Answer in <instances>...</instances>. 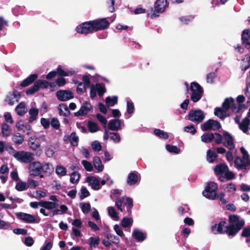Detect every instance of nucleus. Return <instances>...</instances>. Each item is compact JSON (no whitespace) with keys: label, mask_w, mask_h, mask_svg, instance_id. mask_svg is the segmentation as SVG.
<instances>
[{"label":"nucleus","mask_w":250,"mask_h":250,"mask_svg":"<svg viewBox=\"0 0 250 250\" xmlns=\"http://www.w3.org/2000/svg\"><path fill=\"white\" fill-rule=\"evenodd\" d=\"M239 218L237 215L230 214L229 216V225H226L227 222L225 220L222 221L218 224L212 226L211 230L214 234H227L229 236L233 237L245 225V220H240Z\"/></svg>","instance_id":"1"},{"label":"nucleus","mask_w":250,"mask_h":250,"mask_svg":"<svg viewBox=\"0 0 250 250\" xmlns=\"http://www.w3.org/2000/svg\"><path fill=\"white\" fill-rule=\"evenodd\" d=\"M168 6L167 0H157L155 3L154 8H151L147 13V17L151 19L157 18L159 16V13H163L165 11L166 8Z\"/></svg>","instance_id":"2"},{"label":"nucleus","mask_w":250,"mask_h":250,"mask_svg":"<svg viewBox=\"0 0 250 250\" xmlns=\"http://www.w3.org/2000/svg\"><path fill=\"white\" fill-rule=\"evenodd\" d=\"M234 102V100L232 97L226 98L222 104V107H217L215 108L214 114L220 119L224 120L227 116V112Z\"/></svg>","instance_id":"3"},{"label":"nucleus","mask_w":250,"mask_h":250,"mask_svg":"<svg viewBox=\"0 0 250 250\" xmlns=\"http://www.w3.org/2000/svg\"><path fill=\"white\" fill-rule=\"evenodd\" d=\"M218 185L214 182H208L207 184L205 189L203 191L202 194L206 198L210 200H215L219 198L217 191Z\"/></svg>","instance_id":"4"},{"label":"nucleus","mask_w":250,"mask_h":250,"mask_svg":"<svg viewBox=\"0 0 250 250\" xmlns=\"http://www.w3.org/2000/svg\"><path fill=\"white\" fill-rule=\"evenodd\" d=\"M10 149L14 151L13 156L18 161L23 163H30L34 159V155L29 152L24 151H16L12 146L9 147Z\"/></svg>","instance_id":"5"},{"label":"nucleus","mask_w":250,"mask_h":250,"mask_svg":"<svg viewBox=\"0 0 250 250\" xmlns=\"http://www.w3.org/2000/svg\"><path fill=\"white\" fill-rule=\"evenodd\" d=\"M187 119L197 124L202 122L204 120L205 116L204 112L200 109H191L187 116Z\"/></svg>","instance_id":"6"},{"label":"nucleus","mask_w":250,"mask_h":250,"mask_svg":"<svg viewBox=\"0 0 250 250\" xmlns=\"http://www.w3.org/2000/svg\"><path fill=\"white\" fill-rule=\"evenodd\" d=\"M94 32L107 29L110 25L109 22L105 18L98 19L91 21Z\"/></svg>","instance_id":"7"},{"label":"nucleus","mask_w":250,"mask_h":250,"mask_svg":"<svg viewBox=\"0 0 250 250\" xmlns=\"http://www.w3.org/2000/svg\"><path fill=\"white\" fill-rule=\"evenodd\" d=\"M76 31L78 33L84 35L94 32L91 21L83 22L78 25Z\"/></svg>","instance_id":"8"},{"label":"nucleus","mask_w":250,"mask_h":250,"mask_svg":"<svg viewBox=\"0 0 250 250\" xmlns=\"http://www.w3.org/2000/svg\"><path fill=\"white\" fill-rule=\"evenodd\" d=\"M201 129L203 131L212 130L213 131L218 130L221 128L220 123L216 120L209 119L201 125Z\"/></svg>","instance_id":"9"},{"label":"nucleus","mask_w":250,"mask_h":250,"mask_svg":"<svg viewBox=\"0 0 250 250\" xmlns=\"http://www.w3.org/2000/svg\"><path fill=\"white\" fill-rule=\"evenodd\" d=\"M42 163L40 162H33L30 163L29 165V173L31 176H39L41 178L44 177V175L42 174Z\"/></svg>","instance_id":"10"},{"label":"nucleus","mask_w":250,"mask_h":250,"mask_svg":"<svg viewBox=\"0 0 250 250\" xmlns=\"http://www.w3.org/2000/svg\"><path fill=\"white\" fill-rule=\"evenodd\" d=\"M234 165L235 168L238 170H249L248 167L250 166V159H245L240 156H236L234 161Z\"/></svg>","instance_id":"11"},{"label":"nucleus","mask_w":250,"mask_h":250,"mask_svg":"<svg viewBox=\"0 0 250 250\" xmlns=\"http://www.w3.org/2000/svg\"><path fill=\"white\" fill-rule=\"evenodd\" d=\"M16 216L23 222L26 223H38L37 221V219L35 216L33 215L24 213L22 212H19L16 213Z\"/></svg>","instance_id":"12"},{"label":"nucleus","mask_w":250,"mask_h":250,"mask_svg":"<svg viewBox=\"0 0 250 250\" xmlns=\"http://www.w3.org/2000/svg\"><path fill=\"white\" fill-rule=\"evenodd\" d=\"M56 97L59 101L64 102L73 99L74 94L68 90H59L56 93Z\"/></svg>","instance_id":"13"},{"label":"nucleus","mask_w":250,"mask_h":250,"mask_svg":"<svg viewBox=\"0 0 250 250\" xmlns=\"http://www.w3.org/2000/svg\"><path fill=\"white\" fill-rule=\"evenodd\" d=\"M241 40L242 44L250 51V29H246L243 31Z\"/></svg>","instance_id":"14"},{"label":"nucleus","mask_w":250,"mask_h":250,"mask_svg":"<svg viewBox=\"0 0 250 250\" xmlns=\"http://www.w3.org/2000/svg\"><path fill=\"white\" fill-rule=\"evenodd\" d=\"M223 139L225 142H223V145L228 147L229 150H232L235 147V145L233 143V138L232 136L228 132L225 131L223 133Z\"/></svg>","instance_id":"15"},{"label":"nucleus","mask_w":250,"mask_h":250,"mask_svg":"<svg viewBox=\"0 0 250 250\" xmlns=\"http://www.w3.org/2000/svg\"><path fill=\"white\" fill-rule=\"evenodd\" d=\"M92 109V106L91 104L85 102L82 106H81L79 111L74 113L75 116L79 117L86 115L90 110Z\"/></svg>","instance_id":"16"},{"label":"nucleus","mask_w":250,"mask_h":250,"mask_svg":"<svg viewBox=\"0 0 250 250\" xmlns=\"http://www.w3.org/2000/svg\"><path fill=\"white\" fill-rule=\"evenodd\" d=\"M86 181L90 184L92 188L95 190H98L101 188L100 182L96 177L88 176L86 178Z\"/></svg>","instance_id":"17"},{"label":"nucleus","mask_w":250,"mask_h":250,"mask_svg":"<svg viewBox=\"0 0 250 250\" xmlns=\"http://www.w3.org/2000/svg\"><path fill=\"white\" fill-rule=\"evenodd\" d=\"M122 121L120 119H111L109 121L108 128L112 131L121 129Z\"/></svg>","instance_id":"18"},{"label":"nucleus","mask_w":250,"mask_h":250,"mask_svg":"<svg viewBox=\"0 0 250 250\" xmlns=\"http://www.w3.org/2000/svg\"><path fill=\"white\" fill-rule=\"evenodd\" d=\"M42 174L45 176H50L54 171V167L52 165L49 163L42 164Z\"/></svg>","instance_id":"19"},{"label":"nucleus","mask_w":250,"mask_h":250,"mask_svg":"<svg viewBox=\"0 0 250 250\" xmlns=\"http://www.w3.org/2000/svg\"><path fill=\"white\" fill-rule=\"evenodd\" d=\"M16 128L18 130H22V132L27 135L30 134V130H31V126L28 124H23L22 120L19 121L16 124Z\"/></svg>","instance_id":"20"},{"label":"nucleus","mask_w":250,"mask_h":250,"mask_svg":"<svg viewBox=\"0 0 250 250\" xmlns=\"http://www.w3.org/2000/svg\"><path fill=\"white\" fill-rule=\"evenodd\" d=\"M38 75L37 74H31L21 83L20 86L24 87L29 85L38 78Z\"/></svg>","instance_id":"21"},{"label":"nucleus","mask_w":250,"mask_h":250,"mask_svg":"<svg viewBox=\"0 0 250 250\" xmlns=\"http://www.w3.org/2000/svg\"><path fill=\"white\" fill-rule=\"evenodd\" d=\"M250 117H246L244 118L241 122H240L239 127L244 133H247L248 131L249 126L250 125Z\"/></svg>","instance_id":"22"},{"label":"nucleus","mask_w":250,"mask_h":250,"mask_svg":"<svg viewBox=\"0 0 250 250\" xmlns=\"http://www.w3.org/2000/svg\"><path fill=\"white\" fill-rule=\"evenodd\" d=\"M139 179L138 175L136 172H131L127 177V183L128 185L132 186L136 184Z\"/></svg>","instance_id":"23"},{"label":"nucleus","mask_w":250,"mask_h":250,"mask_svg":"<svg viewBox=\"0 0 250 250\" xmlns=\"http://www.w3.org/2000/svg\"><path fill=\"white\" fill-rule=\"evenodd\" d=\"M132 236L138 242H143L146 237V233L137 229L133 230Z\"/></svg>","instance_id":"24"},{"label":"nucleus","mask_w":250,"mask_h":250,"mask_svg":"<svg viewBox=\"0 0 250 250\" xmlns=\"http://www.w3.org/2000/svg\"><path fill=\"white\" fill-rule=\"evenodd\" d=\"M229 169L228 167L226 164H220L217 165L214 168V172L216 175H221Z\"/></svg>","instance_id":"25"},{"label":"nucleus","mask_w":250,"mask_h":250,"mask_svg":"<svg viewBox=\"0 0 250 250\" xmlns=\"http://www.w3.org/2000/svg\"><path fill=\"white\" fill-rule=\"evenodd\" d=\"M59 114L65 117H68L70 115V111L67 105L64 104H61L58 107Z\"/></svg>","instance_id":"26"},{"label":"nucleus","mask_w":250,"mask_h":250,"mask_svg":"<svg viewBox=\"0 0 250 250\" xmlns=\"http://www.w3.org/2000/svg\"><path fill=\"white\" fill-rule=\"evenodd\" d=\"M201 141L205 143H210L214 139V134L212 132L203 134L201 137Z\"/></svg>","instance_id":"27"},{"label":"nucleus","mask_w":250,"mask_h":250,"mask_svg":"<svg viewBox=\"0 0 250 250\" xmlns=\"http://www.w3.org/2000/svg\"><path fill=\"white\" fill-rule=\"evenodd\" d=\"M191 93L195 91V93H204L203 87L197 82H192L189 88Z\"/></svg>","instance_id":"28"},{"label":"nucleus","mask_w":250,"mask_h":250,"mask_svg":"<svg viewBox=\"0 0 250 250\" xmlns=\"http://www.w3.org/2000/svg\"><path fill=\"white\" fill-rule=\"evenodd\" d=\"M93 164L96 169L99 172H101L103 170L104 166L102 163V161L99 157L96 156L93 159Z\"/></svg>","instance_id":"29"},{"label":"nucleus","mask_w":250,"mask_h":250,"mask_svg":"<svg viewBox=\"0 0 250 250\" xmlns=\"http://www.w3.org/2000/svg\"><path fill=\"white\" fill-rule=\"evenodd\" d=\"M29 114L30 115L28 121L29 123H32L37 119L39 114V109L36 108H31L29 111Z\"/></svg>","instance_id":"30"},{"label":"nucleus","mask_w":250,"mask_h":250,"mask_svg":"<svg viewBox=\"0 0 250 250\" xmlns=\"http://www.w3.org/2000/svg\"><path fill=\"white\" fill-rule=\"evenodd\" d=\"M29 142L30 147L32 149L36 150L40 147L39 139L38 138L34 139L31 137L29 139Z\"/></svg>","instance_id":"31"},{"label":"nucleus","mask_w":250,"mask_h":250,"mask_svg":"<svg viewBox=\"0 0 250 250\" xmlns=\"http://www.w3.org/2000/svg\"><path fill=\"white\" fill-rule=\"evenodd\" d=\"M20 97L21 96V94L18 91H14L13 93V95L11 96H7L5 99V101L10 105H12L14 104V99L17 97Z\"/></svg>","instance_id":"32"},{"label":"nucleus","mask_w":250,"mask_h":250,"mask_svg":"<svg viewBox=\"0 0 250 250\" xmlns=\"http://www.w3.org/2000/svg\"><path fill=\"white\" fill-rule=\"evenodd\" d=\"M125 204L126 205V209L128 212V215H131V209L133 207V200L130 197H126L125 199Z\"/></svg>","instance_id":"33"},{"label":"nucleus","mask_w":250,"mask_h":250,"mask_svg":"<svg viewBox=\"0 0 250 250\" xmlns=\"http://www.w3.org/2000/svg\"><path fill=\"white\" fill-rule=\"evenodd\" d=\"M95 88L99 96H102L106 91V89L103 83H97L95 85Z\"/></svg>","instance_id":"34"},{"label":"nucleus","mask_w":250,"mask_h":250,"mask_svg":"<svg viewBox=\"0 0 250 250\" xmlns=\"http://www.w3.org/2000/svg\"><path fill=\"white\" fill-rule=\"evenodd\" d=\"M59 207V204L57 202L43 201V208L51 210L56 208Z\"/></svg>","instance_id":"35"},{"label":"nucleus","mask_w":250,"mask_h":250,"mask_svg":"<svg viewBox=\"0 0 250 250\" xmlns=\"http://www.w3.org/2000/svg\"><path fill=\"white\" fill-rule=\"evenodd\" d=\"M12 141L17 145H21L24 141V138L20 133H16L12 138Z\"/></svg>","instance_id":"36"},{"label":"nucleus","mask_w":250,"mask_h":250,"mask_svg":"<svg viewBox=\"0 0 250 250\" xmlns=\"http://www.w3.org/2000/svg\"><path fill=\"white\" fill-rule=\"evenodd\" d=\"M217 154L214 151L208 149L207 151V159L209 163L213 162L217 158Z\"/></svg>","instance_id":"37"},{"label":"nucleus","mask_w":250,"mask_h":250,"mask_svg":"<svg viewBox=\"0 0 250 250\" xmlns=\"http://www.w3.org/2000/svg\"><path fill=\"white\" fill-rule=\"evenodd\" d=\"M67 139H69V142L71 143L73 146H77L79 141V137L76 135V133L73 132L71 133L70 136H67Z\"/></svg>","instance_id":"38"},{"label":"nucleus","mask_w":250,"mask_h":250,"mask_svg":"<svg viewBox=\"0 0 250 250\" xmlns=\"http://www.w3.org/2000/svg\"><path fill=\"white\" fill-rule=\"evenodd\" d=\"M154 133L155 135L161 139L166 140L168 138V135L167 133L160 129H155L154 130Z\"/></svg>","instance_id":"39"},{"label":"nucleus","mask_w":250,"mask_h":250,"mask_svg":"<svg viewBox=\"0 0 250 250\" xmlns=\"http://www.w3.org/2000/svg\"><path fill=\"white\" fill-rule=\"evenodd\" d=\"M88 241V244L91 248H96L99 244L100 239L99 237H91L89 238Z\"/></svg>","instance_id":"40"},{"label":"nucleus","mask_w":250,"mask_h":250,"mask_svg":"<svg viewBox=\"0 0 250 250\" xmlns=\"http://www.w3.org/2000/svg\"><path fill=\"white\" fill-rule=\"evenodd\" d=\"M105 103L108 106H114L118 103V97L116 96H113L112 97H107L105 98Z\"/></svg>","instance_id":"41"},{"label":"nucleus","mask_w":250,"mask_h":250,"mask_svg":"<svg viewBox=\"0 0 250 250\" xmlns=\"http://www.w3.org/2000/svg\"><path fill=\"white\" fill-rule=\"evenodd\" d=\"M17 114L20 116H23L25 113V104L22 102L20 103L16 108Z\"/></svg>","instance_id":"42"},{"label":"nucleus","mask_w":250,"mask_h":250,"mask_svg":"<svg viewBox=\"0 0 250 250\" xmlns=\"http://www.w3.org/2000/svg\"><path fill=\"white\" fill-rule=\"evenodd\" d=\"M87 126L91 133L96 132L99 130L97 124L91 121H88Z\"/></svg>","instance_id":"43"},{"label":"nucleus","mask_w":250,"mask_h":250,"mask_svg":"<svg viewBox=\"0 0 250 250\" xmlns=\"http://www.w3.org/2000/svg\"><path fill=\"white\" fill-rule=\"evenodd\" d=\"M39 89L40 88L38 84L36 81L33 85L26 90V93L27 95H33L36 92L38 91Z\"/></svg>","instance_id":"44"},{"label":"nucleus","mask_w":250,"mask_h":250,"mask_svg":"<svg viewBox=\"0 0 250 250\" xmlns=\"http://www.w3.org/2000/svg\"><path fill=\"white\" fill-rule=\"evenodd\" d=\"M15 188L18 191H22L27 189V187L26 183L21 180L16 184Z\"/></svg>","instance_id":"45"},{"label":"nucleus","mask_w":250,"mask_h":250,"mask_svg":"<svg viewBox=\"0 0 250 250\" xmlns=\"http://www.w3.org/2000/svg\"><path fill=\"white\" fill-rule=\"evenodd\" d=\"M81 177V174L77 171H74L70 175V181L72 184L78 182Z\"/></svg>","instance_id":"46"},{"label":"nucleus","mask_w":250,"mask_h":250,"mask_svg":"<svg viewBox=\"0 0 250 250\" xmlns=\"http://www.w3.org/2000/svg\"><path fill=\"white\" fill-rule=\"evenodd\" d=\"M203 94L204 93H195L194 91L193 93H191L190 99L193 102L196 103L202 98Z\"/></svg>","instance_id":"47"},{"label":"nucleus","mask_w":250,"mask_h":250,"mask_svg":"<svg viewBox=\"0 0 250 250\" xmlns=\"http://www.w3.org/2000/svg\"><path fill=\"white\" fill-rule=\"evenodd\" d=\"M108 213L109 215L114 219L115 220H119V216L118 214L115 209V208L113 207H109L108 208Z\"/></svg>","instance_id":"48"},{"label":"nucleus","mask_w":250,"mask_h":250,"mask_svg":"<svg viewBox=\"0 0 250 250\" xmlns=\"http://www.w3.org/2000/svg\"><path fill=\"white\" fill-rule=\"evenodd\" d=\"M67 170L62 166H58L56 168V173L57 175L63 176L66 174Z\"/></svg>","instance_id":"49"},{"label":"nucleus","mask_w":250,"mask_h":250,"mask_svg":"<svg viewBox=\"0 0 250 250\" xmlns=\"http://www.w3.org/2000/svg\"><path fill=\"white\" fill-rule=\"evenodd\" d=\"M81 208L84 214H87L91 210V205L89 203H82L80 205Z\"/></svg>","instance_id":"50"},{"label":"nucleus","mask_w":250,"mask_h":250,"mask_svg":"<svg viewBox=\"0 0 250 250\" xmlns=\"http://www.w3.org/2000/svg\"><path fill=\"white\" fill-rule=\"evenodd\" d=\"M166 147L167 150L169 152L179 154L180 152V148H179L177 146L167 145Z\"/></svg>","instance_id":"51"},{"label":"nucleus","mask_w":250,"mask_h":250,"mask_svg":"<svg viewBox=\"0 0 250 250\" xmlns=\"http://www.w3.org/2000/svg\"><path fill=\"white\" fill-rule=\"evenodd\" d=\"M133 223L132 218L128 217H124L121 222V225L124 228H127L131 225Z\"/></svg>","instance_id":"52"},{"label":"nucleus","mask_w":250,"mask_h":250,"mask_svg":"<svg viewBox=\"0 0 250 250\" xmlns=\"http://www.w3.org/2000/svg\"><path fill=\"white\" fill-rule=\"evenodd\" d=\"M217 77L215 73L212 72L209 73L206 76V81L208 83H212L214 81V79Z\"/></svg>","instance_id":"53"},{"label":"nucleus","mask_w":250,"mask_h":250,"mask_svg":"<svg viewBox=\"0 0 250 250\" xmlns=\"http://www.w3.org/2000/svg\"><path fill=\"white\" fill-rule=\"evenodd\" d=\"M243 61L247 62V64L243 65L241 68L242 70L245 71L250 67V56H246V57L243 59Z\"/></svg>","instance_id":"54"},{"label":"nucleus","mask_w":250,"mask_h":250,"mask_svg":"<svg viewBox=\"0 0 250 250\" xmlns=\"http://www.w3.org/2000/svg\"><path fill=\"white\" fill-rule=\"evenodd\" d=\"M214 141L215 143L219 145L221 144H223V135H222L221 134L219 133H214Z\"/></svg>","instance_id":"55"},{"label":"nucleus","mask_w":250,"mask_h":250,"mask_svg":"<svg viewBox=\"0 0 250 250\" xmlns=\"http://www.w3.org/2000/svg\"><path fill=\"white\" fill-rule=\"evenodd\" d=\"M82 164L83 165L84 168L88 171H92L93 169L92 165L89 162L86 160H83Z\"/></svg>","instance_id":"56"},{"label":"nucleus","mask_w":250,"mask_h":250,"mask_svg":"<svg viewBox=\"0 0 250 250\" xmlns=\"http://www.w3.org/2000/svg\"><path fill=\"white\" fill-rule=\"evenodd\" d=\"M39 88H47L50 84L49 82L45 80H38L36 81Z\"/></svg>","instance_id":"57"},{"label":"nucleus","mask_w":250,"mask_h":250,"mask_svg":"<svg viewBox=\"0 0 250 250\" xmlns=\"http://www.w3.org/2000/svg\"><path fill=\"white\" fill-rule=\"evenodd\" d=\"M184 130L185 131L188 132V133H190L192 135H194L197 132V130L194 128V126L193 125H191L185 126L184 128Z\"/></svg>","instance_id":"58"},{"label":"nucleus","mask_w":250,"mask_h":250,"mask_svg":"<svg viewBox=\"0 0 250 250\" xmlns=\"http://www.w3.org/2000/svg\"><path fill=\"white\" fill-rule=\"evenodd\" d=\"M81 194L80 195V198L81 200H83L84 198L90 195L89 192L88 191L87 189L84 187H83L81 188Z\"/></svg>","instance_id":"59"},{"label":"nucleus","mask_w":250,"mask_h":250,"mask_svg":"<svg viewBox=\"0 0 250 250\" xmlns=\"http://www.w3.org/2000/svg\"><path fill=\"white\" fill-rule=\"evenodd\" d=\"M110 139L112 140L115 143H117L120 142L121 138L119 133L110 132Z\"/></svg>","instance_id":"60"},{"label":"nucleus","mask_w":250,"mask_h":250,"mask_svg":"<svg viewBox=\"0 0 250 250\" xmlns=\"http://www.w3.org/2000/svg\"><path fill=\"white\" fill-rule=\"evenodd\" d=\"M57 74L61 77L68 76L69 74L67 72H65L62 68L61 65H58L57 70L56 71Z\"/></svg>","instance_id":"61"},{"label":"nucleus","mask_w":250,"mask_h":250,"mask_svg":"<svg viewBox=\"0 0 250 250\" xmlns=\"http://www.w3.org/2000/svg\"><path fill=\"white\" fill-rule=\"evenodd\" d=\"M27 188L34 189L38 186V183L32 179L29 178L27 181Z\"/></svg>","instance_id":"62"},{"label":"nucleus","mask_w":250,"mask_h":250,"mask_svg":"<svg viewBox=\"0 0 250 250\" xmlns=\"http://www.w3.org/2000/svg\"><path fill=\"white\" fill-rule=\"evenodd\" d=\"M52 127L56 129H58L60 126L59 120L57 118H53L50 122Z\"/></svg>","instance_id":"63"},{"label":"nucleus","mask_w":250,"mask_h":250,"mask_svg":"<svg viewBox=\"0 0 250 250\" xmlns=\"http://www.w3.org/2000/svg\"><path fill=\"white\" fill-rule=\"evenodd\" d=\"M242 237H250V227L244 228L241 234Z\"/></svg>","instance_id":"64"}]
</instances>
